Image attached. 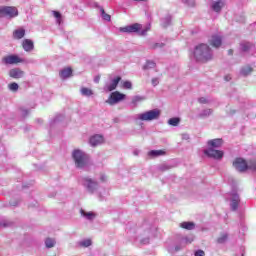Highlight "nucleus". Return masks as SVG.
Wrapping results in <instances>:
<instances>
[{"instance_id":"nucleus-1","label":"nucleus","mask_w":256,"mask_h":256,"mask_svg":"<svg viewBox=\"0 0 256 256\" xmlns=\"http://www.w3.org/2000/svg\"><path fill=\"white\" fill-rule=\"evenodd\" d=\"M194 57L199 63H207L213 59V51L207 44L202 43L195 47Z\"/></svg>"},{"instance_id":"nucleus-2","label":"nucleus","mask_w":256,"mask_h":256,"mask_svg":"<svg viewBox=\"0 0 256 256\" xmlns=\"http://www.w3.org/2000/svg\"><path fill=\"white\" fill-rule=\"evenodd\" d=\"M72 157L78 169H83L89 163V156L81 150H74Z\"/></svg>"},{"instance_id":"nucleus-3","label":"nucleus","mask_w":256,"mask_h":256,"mask_svg":"<svg viewBox=\"0 0 256 256\" xmlns=\"http://www.w3.org/2000/svg\"><path fill=\"white\" fill-rule=\"evenodd\" d=\"M161 115V111L158 109L150 110L145 113L139 114L138 119L140 121H153L155 119H159Z\"/></svg>"},{"instance_id":"nucleus-4","label":"nucleus","mask_w":256,"mask_h":256,"mask_svg":"<svg viewBox=\"0 0 256 256\" xmlns=\"http://www.w3.org/2000/svg\"><path fill=\"white\" fill-rule=\"evenodd\" d=\"M17 15H19V11L16 7L5 6L0 8V17H10V19H13V17H17Z\"/></svg>"},{"instance_id":"nucleus-5","label":"nucleus","mask_w":256,"mask_h":256,"mask_svg":"<svg viewBox=\"0 0 256 256\" xmlns=\"http://www.w3.org/2000/svg\"><path fill=\"white\" fill-rule=\"evenodd\" d=\"M204 155H206L210 159H216L219 161L223 159V155H225V152H223L222 150H216L215 148H208L204 150Z\"/></svg>"},{"instance_id":"nucleus-6","label":"nucleus","mask_w":256,"mask_h":256,"mask_svg":"<svg viewBox=\"0 0 256 256\" xmlns=\"http://www.w3.org/2000/svg\"><path fill=\"white\" fill-rule=\"evenodd\" d=\"M233 167L236 171H239V173H245L247 169H249V165L247 164V161L243 158H236L233 161Z\"/></svg>"},{"instance_id":"nucleus-7","label":"nucleus","mask_w":256,"mask_h":256,"mask_svg":"<svg viewBox=\"0 0 256 256\" xmlns=\"http://www.w3.org/2000/svg\"><path fill=\"white\" fill-rule=\"evenodd\" d=\"M125 94L115 91L110 94V97L108 99L109 105H116V103H120V101H124Z\"/></svg>"},{"instance_id":"nucleus-8","label":"nucleus","mask_w":256,"mask_h":256,"mask_svg":"<svg viewBox=\"0 0 256 256\" xmlns=\"http://www.w3.org/2000/svg\"><path fill=\"white\" fill-rule=\"evenodd\" d=\"M2 63L4 65H17V63H21V58L17 55H8L2 58Z\"/></svg>"},{"instance_id":"nucleus-9","label":"nucleus","mask_w":256,"mask_h":256,"mask_svg":"<svg viewBox=\"0 0 256 256\" xmlns=\"http://www.w3.org/2000/svg\"><path fill=\"white\" fill-rule=\"evenodd\" d=\"M120 31L122 33H139V31H141V24L134 23L130 26L120 28Z\"/></svg>"},{"instance_id":"nucleus-10","label":"nucleus","mask_w":256,"mask_h":256,"mask_svg":"<svg viewBox=\"0 0 256 256\" xmlns=\"http://www.w3.org/2000/svg\"><path fill=\"white\" fill-rule=\"evenodd\" d=\"M208 43L209 45H211V47H214L215 49H219V47L223 45V38L219 35H212Z\"/></svg>"},{"instance_id":"nucleus-11","label":"nucleus","mask_w":256,"mask_h":256,"mask_svg":"<svg viewBox=\"0 0 256 256\" xmlns=\"http://www.w3.org/2000/svg\"><path fill=\"white\" fill-rule=\"evenodd\" d=\"M9 76L12 79H22V77H25V72L19 68H14L9 71Z\"/></svg>"},{"instance_id":"nucleus-12","label":"nucleus","mask_w":256,"mask_h":256,"mask_svg":"<svg viewBox=\"0 0 256 256\" xmlns=\"http://www.w3.org/2000/svg\"><path fill=\"white\" fill-rule=\"evenodd\" d=\"M207 145L210 149H219V147L223 146V139L216 138V139L209 140L207 142Z\"/></svg>"},{"instance_id":"nucleus-13","label":"nucleus","mask_w":256,"mask_h":256,"mask_svg":"<svg viewBox=\"0 0 256 256\" xmlns=\"http://www.w3.org/2000/svg\"><path fill=\"white\" fill-rule=\"evenodd\" d=\"M119 81H121V77L117 76L115 79L112 80L110 84L106 85V91H115L117 89V86L119 85Z\"/></svg>"},{"instance_id":"nucleus-14","label":"nucleus","mask_w":256,"mask_h":256,"mask_svg":"<svg viewBox=\"0 0 256 256\" xmlns=\"http://www.w3.org/2000/svg\"><path fill=\"white\" fill-rule=\"evenodd\" d=\"M86 181V187L89 191V193H94L97 189V182L93 181L91 178H85Z\"/></svg>"},{"instance_id":"nucleus-15","label":"nucleus","mask_w":256,"mask_h":256,"mask_svg":"<svg viewBox=\"0 0 256 256\" xmlns=\"http://www.w3.org/2000/svg\"><path fill=\"white\" fill-rule=\"evenodd\" d=\"M103 143V136L101 135H94L90 138V145L92 147H97V145H101Z\"/></svg>"},{"instance_id":"nucleus-16","label":"nucleus","mask_w":256,"mask_h":256,"mask_svg":"<svg viewBox=\"0 0 256 256\" xmlns=\"http://www.w3.org/2000/svg\"><path fill=\"white\" fill-rule=\"evenodd\" d=\"M223 7H225V1H223V0H218L212 4V9L216 13H220L221 9H223Z\"/></svg>"},{"instance_id":"nucleus-17","label":"nucleus","mask_w":256,"mask_h":256,"mask_svg":"<svg viewBox=\"0 0 256 256\" xmlns=\"http://www.w3.org/2000/svg\"><path fill=\"white\" fill-rule=\"evenodd\" d=\"M22 47L24 49V51H33L34 49V44H33V41L32 40H29V39H25L23 42H22Z\"/></svg>"},{"instance_id":"nucleus-18","label":"nucleus","mask_w":256,"mask_h":256,"mask_svg":"<svg viewBox=\"0 0 256 256\" xmlns=\"http://www.w3.org/2000/svg\"><path fill=\"white\" fill-rule=\"evenodd\" d=\"M71 75H73V69H71V68H64L60 72L61 79H67L68 77H71Z\"/></svg>"},{"instance_id":"nucleus-19","label":"nucleus","mask_w":256,"mask_h":256,"mask_svg":"<svg viewBox=\"0 0 256 256\" xmlns=\"http://www.w3.org/2000/svg\"><path fill=\"white\" fill-rule=\"evenodd\" d=\"M181 229H186L187 231H193L195 229V224L193 222H182L180 223Z\"/></svg>"},{"instance_id":"nucleus-20","label":"nucleus","mask_w":256,"mask_h":256,"mask_svg":"<svg viewBox=\"0 0 256 256\" xmlns=\"http://www.w3.org/2000/svg\"><path fill=\"white\" fill-rule=\"evenodd\" d=\"M14 39H23L25 37V29L20 28L13 32Z\"/></svg>"},{"instance_id":"nucleus-21","label":"nucleus","mask_w":256,"mask_h":256,"mask_svg":"<svg viewBox=\"0 0 256 256\" xmlns=\"http://www.w3.org/2000/svg\"><path fill=\"white\" fill-rule=\"evenodd\" d=\"M241 75L247 77V75H251L253 73V68L251 66H245L241 69Z\"/></svg>"},{"instance_id":"nucleus-22","label":"nucleus","mask_w":256,"mask_h":256,"mask_svg":"<svg viewBox=\"0 0 256 256\" xmlns=\"http://www.w3.org/2000/svg\"><path fill=\"white\" fill-rule=\"evenodd\" d=\"M80 93L84 97H91V95H93V90H91L90 88H87V87H82L80 90Z\"/></svg>"},{"instance_id":"nucleus-23","label":"nucleus","mask_w":256,"mask_h":256,"mask_svg":"<svg viewBox=\"0 0 256 256\" xmlns=\"http://www.w3.org/2000/svg\"><path fill=\"white\" fill-rule=\"evenodd\" d=\"M148 155H150V157H161V155H165V150H152Z\"/></svg>"},{"instance_id":"nucleus-24","label":"nucleus","mask_w":256,"mask_h":256,"mask_svg":"<svg viewBox=\"0 0 256 256\" xmlns=\"http://www.w3.org/2000/svg\"><path fill=\"white\" fill-rule=\"evenodd\" d=\"M179 123H181V119L174 117V118H170L168 120V124H170L172 127H177V125H179Z\"/></svg>"},{"instance_id":"nucleus-25","label":"nucleus","mask_w":256,"mask_h":256,"mask_svg":"<svg viewBox=\"0 0 256 256\" xmlns=\"http://www.w3.org/2000/svg\"><path fill=\"white\" fill-rule=\"evenodd\" d=\"M45 245H46L47 249H52V247H55V239L46 238Z\"/></svg>"},{"instance_id":"nucleus-26","label":"nucleus","mask_w":256,"mask_h":256,"mask_svg":"<svg viewBox=\"0 0 256 256\" xmlns=\"http://www.w3.org/2000/svg\"><path fill=\"white\" fill-rule=\"evenodd\" d=\"M8 89L13 92L19 91V84H17L16 82L10 83L8 85Z\"/></svg>"},{"instance_id":"nucleus-27","label":"nucleus","mask_w":256,"mask_h":256,"mask_svg":"<svg viewBox=\"0 0 256 256\" xmlns=\"http://www.w3.org/2000/svg\"><path fill=\"white\" fill-rule=\"evenodd\" d=\"M80 247H91L92 242L91 239H86L81 242H79Z\"/></svg>"},{"instance_id":"nucleus-28","label":"nucleus","mask_w":256,"mask_h":256,"mask_svg":"<svg viewBox=\"0 0 256 256\" xmlns=\"http://www.w3.org/2000/svg\"><path fill=\"white\" fill-rule=\"evenodd\" d=\"M81 214L84 216V217H87V219H94L95 217V214L93 212H85L84 210H81Z\"/></svg>"},{"instance_id":"nucleus-29","label":"nucleus","mask_w":256,"mask_h":256,"mask_svg":"<svg viewBox=\"0 0 256 256\" xmlns=\"http://www.w3.org/2000/svg\"><path fill=\"white\" fill-rule=\"evenodd\" d=\"M101 13H102V17L104 19V21H111V15L105 13V9H101Z\"/></svg>"},{"instance_id":"nucleus-30","label":"nucleus","mask_w":256,"mask_h":256,"mask_svg":"<svg viewBox=\"0 0 256 256\" xmlns=\"http://www.w3.org/2000/svg\"><path fill=\"white\" fill-rule=\"evenodd\" d=\"M155 67V62L153 61H147L144 65V69H153Z\"/></svg>"},{"instance_id":"nucleus-31","label":"nucleus","mask_w":256,"mask_h":256,"mask_svg":"<svg viewBox=\"0 0 256 256\" xmlns=\"http://www.w3.org/2000/svg\"><path fill=\"white\" fill-rule=\"evenodd\" d=\"M231 207H232L233 211H237V208L239 207V200L233 199Z\"/></svg>"},{"instance_id":"nucleus-32","label":"nucleus","mask_w":256,"mask_h":256,"mask_svg":"<svg viewBox=\"0 0 256 256\" xmlns=\"http://www.w3.org/2000/svg\"><path fill=\"white\" fill-rule=\"evenodd\" d=\"M252 47H253V44H251V43H245V44L242 45V51L247 52V51H249V49H251Z\"/></svg>"},{"instance_id":"nucleus-33","label":"nucleus","mask_w":256,"mask_h":256,"mask_svg":"<svg viewBox=\"0 0 256 256\" xmlns=\"http://www.w3.org/2000/svg\"><path fill=\"white\" fill-rule=\"evenodd\" d=\"M227 234H222L218 239H217V243H225V241H227Z\"/></svg>"},{"instance_id":"nucleus-34","label":"nucleus","mask_w":256,"mask_h":256,"mask_svg":"<svg viewBox=\"0 0 256 256\" xmlns=\"http://www.w3.org/2000/svg\"><path fill=\"white\" fill-rule=\"evenodd\" d=\"M123 87H124V89H131V87H133V85L131 84V82L125 81L123 83Z\"/></svg>"},{"instance_id":"nucleus-35","label":"nucleus","mask_w":256,"mask_h":256,"mask_svg":"<svg viewBox=\"0 0 256 256\" xmlns=\"http://www.w3.org/2000/svg\"><path fill=\"white\" fill-rule=\"evenodd\" d=\"M53 15L56 19H59V21H61V13L58 11H53Z\"/></svg>"},{"instance_id":"nucleus-36","label":"nucleus","mask_w":256,"mask_h":256,"mask_svg":"<svg viewBox=\"0 0 256 256\" xmlns=\"http://www.w3.org/2000/svg\"><path fill=\"white\" fill-rule=\"evenodd\" d=\"M151 82L153 87H157L159 85V78H153Z\"/></svg>"},{"instance_id":"nucleus-37","label":"nucleus","mask_w":256,"mask_h":256,"mask_svg":"<svg viewBox=\"0 0 256 256\" xmlns=\"http://www.w3.org/2000/svg\"><path fill=\"white\" fill-rule=\"evenodd\" d=\"M195 256H205V251L198 250V251L195 252Z\"/></svg>"},{"instance_id":"nucleus-38","label":"nucleus","mask_w":256,"mask_h":256,"mask_svg":"<svg viewBox=\"0 0 256 256\" xmlns=\"http://www.w3.org/2000/svg\"><path fill=\"white\" fill-rule=\"evenodd\" d=\"M151 30V26H148L145 30L141 31V35H147V31Z\"/></svg>"},{"instance_id":"nucleus-39","label":"nucleus","mask_w":256,"mask_h":256,"mask_svg":"<svg viewBox=\"0 0 256 256\" xmlns=\"http://www.w3.org/2000/svg\"><path fill=\"white\" fill-rule=\"evenodd\" d=\"M158 47H165V44H163V43H161V44L156 43V44L153 45V49H157Z\"/></svg>"},{"instance_id":"nucleus-40","label":"nucleus","mask_w":256,"mask_h":256,"mask_svg":"<svg viewBox=\"0 0 256 256\" xmlns=\"http://www.w3.org/2000/svg\"><path fill=\"white\" fill-rule=\"evenodd\" d=\"M198 101H199V103L205 104V103H207V98L201 97L198 99Z\"/></svg>"},{"instance_id":"nucleus-41","label":"nucleus","mask_w":256,"mask_h":256,"mask_svg":"<svg viewBox=\"0 0 256 256\" xmlns=\"http://www.w3.org/2000/svg\"><path fill=\"white\" fill-rule=\"evenodd\" d=\"M136 101H141V98L135 97L132 102L135 103Z\"/></svg>"},{"instance_id":"nucleus-42","label":"nucleus","mask_w":256,"mask_h":256,"mask_svg":"<svg viewBox=\"0 0 256 256\" xmlns=\"http://www.w3.org/2000/svg\"><path fill=\"white\" fill-rule=\"evenodd\" d=\"M225 81H231V76L229 75L225 76Z\"/></svg>"},{"instance_id":"nucleus-43","label":"nucleus","mask_w":256,"mask_h":256,"mask_svg":"<svg viewBox=\"0 0 256 256\" xmlns=\"http://www.w3.org/2000/svg\"><path fill=\"white\" fill-rule=\"evenodd\" d=\"M228 55H233V50L232 49L228 50Z\"/></svg>"},{"instance_id":"nucleus-44","label":"nucleus","mask_w":256,"mask_h":256,"mask_svg":"<svg viewBox=\"0 0 256 256\" xmlns=\"http://www.w3.org/2000/svg\"><path fill=\"white\" fill-rule=\"evenodd\" d=\"M133 1H145V0H133Z\"/></svg>"},{"instance_id":"nucleus-45","label":"nucleus","mask_w":256,"mask_h":256,"mask_svg":"<svg viewBox=\"0 0 256 256\" xmlns=\"http://www.w3.org/2000/svg\"><path fill=\"white\" fill-rule=\"evenodd\" d=\"M208 113H211V110H208Z\"/></svg>"}]
</instances>
